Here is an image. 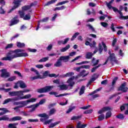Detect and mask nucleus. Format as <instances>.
<instances>
[{"mask_svg": "<svg viewBox=\"0 0 128 128\" xmlns=\"http://www.w3.org/2000/svg\"><path fill=\"white\" fill-rule=\"evenodd\" d=\"M76 52H72L70 53L69 56H60L54 64V66H56V68H60V66H62V62H68L70 60V56H76Z\"/></svg>", "mask_w": 128, "mask_h": 128, "instance_id": "1", "label": "nucleus"}, {"mask_svg": "<svg viewBox=\"0 0 128 128\" xmlns=\"http://www.w3.org/2000/svg\"><path fill=\"white\" fill-rule=\"evenodd\" d=\"M36 100V98H31L30 100H24V101H20L18 102H14V106H18L14 108V110H16L18 108H24L26 106H28L30 102H35Z\"/></svg>", "mask_w": 128, "mask_h": 128, "instance_id": "2", "label": "nucleus"}, {"mask_svg": "<svg viewBox=\"0 0 128 128\" xmlns=\"http://www.w3.org/2000/svg\"><path fill=\"white\" fill-rule=\"evenodd\" d=\"M74 76L68 79V80H67V84H68V85H66V84L59 85L58 88H60V90H66L68 88V86H70V88L72 90V88H74V86L76 84V82L74 81Z\"/></svg>", "mask_w": 128, "mask_h": 128, "instance_id": "3", "label": "nucleus"}, {"mask_svg": "<svg viewBox=\"0 0 128 128\" xmlns=\"http://www.w3.org/2000/svg\"><path fill=\"white\" fill-rule=\"evenodd\" d=\"M24 50H22V49H16L14 50V54H15V56L16 58H26V56H28V54L26 52H24ZM21 52V53H18Z\"/></svg>", "mask_w": 128, "mask_h": 128, "instance_id": "4", "label": "nucleus"}, {"mask_svg": "<svg viewBox=\"0 0 128 128\" xmlns=\"http://www.w3.org/2000/svg\"><path fill=\"white\" fill-rule=\"evenodd\" d=\"M54 88V86H47L41 88L37 89V92H38V94L48 92H50Z\"/></svg>", "mask_w": 128, "mask_h": 128, "instance_id": "5", "label": "nucleus"}, {"mask_svg": "<svg viewBox=\"0 0 128 128\" xmlns=\"http://www.w3.org/2000/svg\"><path fill=\"white\" fill-rule=\"evenodd\" d=\"M14 54V52L13 51H10L8 53L6 54V57H4L2 58V60H9L12 61L14 58H16V54Z\"/></svg>", "mask_w": 128, "mask_h": 128, "instance_id": "6", "label": "nucleus"}, {"mask_svg": "<svg viewBox=\"0 0 128 128\" xmlns=\"http://www.w3.org/2000/svg\"><path fill=\"white\" fill-rule=\"evenodd\" d=\"M118 92H127L128 88L126 86V82L122 83L118 88Z\"/></svg>", "mask_w": 128, "mask_h": 128, "instance_id": "7", "label": "nucleus"}, {"mask_svg": "<svg viewBox=\"0 0 128 128\" xmlns=\"http://www.w3.org/2000/svg\"><path fill=\"white\" fill-rule=\"evenodd\" d=\"M22 2V0H14V2H13L14 6H13V8L10 10L9 12H12L16 8H18L20 6V2Z\"/></svg>", "mask_w": 128, "mask_h": 128, "instance_id": "8", "label": "nucleus"}, {"mask_svg": "<svg viewBox=\"0 0 128 128\" xmlns=\"http://www.w3.org/2000/svg\"><path fill=\"white\" fill-rule=\"evenodd\" d=\"M2 72L0 74V78H8L10 76V74L6 70V69H2L0 70Z\"/></svg>", "mask_w": 128, "mask_h": 128, "instance_id": "9", "label": "nucleus"}, {"mask_svg": "<svg viewBox=\"0 0 128 128\" xmlns=\"http://www.w3.org/2000/svg\"><path fill=\"white\" fill-rule=\"evenodd\" d=\"M115 56L114 54L112 53V54L110 55L108 58H110V61L112 66H114V62H115V64L118 63V60H116V56Z\"/></svg>", "mask_w": 128, "mask_h": 128, "instance_id": "10", "label": "nucleus"}, {"mask_svg": "<svg viewBox=\"0 0 128 128\" xmlns=\"http://www.w3.org/2000/svg\"><path fill=\"white\" fill-rule=\"evenodd\" d=\"M31 72H35V74H37V76H34L32 78V80H38V78L42 79V76H40V72H38V70L34 69V68H32L30 69Z\"/></svg>", "mask_w": 128, "mask_h": 128, "instance_id": "11", "label": "nucleus"}, {"mask_svg": "<svg viewBox=\"0 0 128 128\" xmlns=\"http://www.w3.org/2000/svg\"><path fill=\"white\" fill-rule=\"evenodd\" d=\"M18 16H16L11 20L10 26H14V24H16L20 22V20H18Z\"/></svg>", "mask_w": 128, "mask_h": 128, "instance_id": "12", "label": "nucleus"}, {"mask_svg": "<svg viewBox=\"0 0 128 128\" xmlns=\"http://www.w3.org/2000/svg\"><path fill=\"white\" fill-rule=\"evenodd\" d=\"M48 20H50V18L46 17L38 21V24L36 28V30H38V28H40V22H46Z\"/></svg>", "mask_w": 128, "mask_h": 128, "instance_id": "13", "label": "nucleus"}, {"mask_svg": "<svg viewBox=\"0 0 128 128\" xmlns=\"http://www.w3.org/2000/svg\"><path fill=\"white\" fill-rule=\"evenodd\" d=\"M8 94L9 96H21L20 90L11 92H9Z\"/></svg>", "mask_w": 128, "mask_h": 128, "instance_id": "14", "label": "nucleus"}, {"mask_svg": "<svg viewBox=\"0 0 128 128\" xmlns=\"http://www.w3.org/2000/svg\"><path fill=\"white\" fill-rule=\"evenodd\" d=\"M49 94L51 96L54 95L56 98H60V96H68V94H60L58 95V92H49Z\"/></svg>", "mask_w": 128, "mask_h": 128, "instance_id": "15", "label": "nucleus"}, {"mask_svg": "<svg viewBox=\"0 0 128 128\" xmlns=\"http://www.w3.org/2000/svg\"><path fill=\"white\" fill-rule=\"evenodd\" d=\"M34 6V3L32 2L30 4V6H22V10L26 12V10H30V8H32V6Z\"/></svg>", "mask_w": 128, "mask_h": 128, "instance_id": "16", "label": "nucleus"}, {"mask_svg": "<svg viewBox=\"0 0 128 128\" xmlns=\"http://www.w3.org/2000/svg\"><path fill=\"white\" fill-rule=\"evenodd\" d=\"M68 40H70V38H67L65 40H64H64L58 41V46H60V44H66L68 43Z\"/></svg>", "mask_w": 128, "mask_h": 128, "instance_id": "17", "label": "nucleus"}, {"mask_svg": "<svg viewBox=\"0 0 128 128\" xmlns=\"http://www.w3.org/2000/svg\"><path fill=\"white\" fill-rule=\"evenodd\" d=\"M88 124H82V122L79 121L77 124L76 128H86Z\"/></svg>", "mask_w": 128, "mask_h": 128, "instance_id": "18", "label": "nucleus"}, {"mask_svg": "<svg viewBox=\"0 0 128 128\" xmlns=\"http://www.w3.org/2000/svg\"><path fill=\"white\" fill-rule=\"evenodd\" d=\"M22 120V116H16L14 117L11 118L10 120V122H16V120Z\"/></svg>", "mask_w": 128, "mask_h": 128, "instance_id": "19", "label": "nucleus"}, {"mask_svg": "<svg viewBox=\"0 0 128 128\" xmlns=\"http://www.w3.org/2000/svg\"><path fill=\"white\" fill-rule=\"evenodd\" d=\"M94 76H96L95 77L92 78L88 82V86H90V84H92V82H94V80H96V78H98V75H96V74H94Z\"/></svg>", "mask_w": 128, "mask_h": 128, "instance_id": "20", "label": "nucleus"}, {"mask_svg": "<svg viewBox=\"0 0 128 128\" xmlns=\"http://www.w3.org/2000/svg\"><path fill=\"white\" fill-rule=\"evenodd\" d=\"M118 13L120 14V20H128V16H124V13L120 11H118Z\"/></svg>", "mask_w": 128, "mask_h": 128, "instance_id": "21", "label": "nucleus"}, {"mask_svg": "<svg viewBox=\"0 0 128 128\" xmlns=\"http://www.w3.org/2000/svg\"><path fill=\"white\" fill-rule=\"evenodd\" d=\"M18 84H19L20 88H26L28 86H26V83L22 80L18 81Z\"/></svg>", "mask_w": 128, "mask_h": 128, "instance_id": "22", "label": "nucleus"}, {"mask_svg": "<svg viewBox=\"0 0 128 128\" xmlns=\"http://www.w3.org/2000/svg\"><path fill=\"white\" fill-rule=\"evenodd\" d=\"M0 110H3L0 112V116H4L6 114V112H10V110H8L6 108H0Z\"/></svg>", "mask_w": 128, "mask_h": 128, "instance_id": "23", "label": "nucleus"}, {"mask_svg": "<svg viewBox=\"0 0 128 128\" xmlns=\"http://www.w3.org/2000/svg\"><path fill=\"white\" fill-rule=\"evenodd\" d=\"M86 70H84L80 72V75L81 76H82V78H84L85 76H86L88 74V72L87 73H86Z\"/></svg>", "mask_w": 128, "mask_h": 128, "instance_id": "24", "label": "nucleus"}, {"mask_svg": "<svg viewBox=\"0 0 128 128\" xmlns=\"http://www.w3.org/2000/svg\"><path fill=\"white\" fill-rule=\"evenodd\" d=\"M66 6H62L60 7H56L54 9V12L56 10H66Z\"/></svg>", "mask_w": 128, "mask_h": 128, "instance_id": "25", "label": "nucleus"}, {"mask_svg": "<svg viewBox=\"0 0 128 128\" xmlns=\"http://www.w3.org/2000/svg\"><path fill=\"white\" fill-rule=\"evenodd\" d=\"M60 121H58L54 123H51L48 126V128H54V126H57V124H60Z\"/></svg>", "mask_w": 128, "mask_h": 128, "instance_id": "26", "label": "nucleus"}, {"mask_svg": "<svg viewBox=\"0 0 128 128\" xmlns=\"http://www.w3.org/2000/svg\"><path fill=\"white\" fill-rule=\"evenodd\" d=\"M38 116H40V118H44L46 120H48L50 118V116L46 113L40 114Z\"/></svg>", "mask_w": 128, "mask_h": 128, "instance_id": "27", "label": "nucleus"}, {"mask_svg": "<svg viewBox=\"0 0 128 128\" xmlns=\"http://www.w3.org/2000/svg\"><path fill=\"white\" fill-rule=\"evenodd\" d=\"M92 56H93L92 53L91 52H88L86 55V58H87L88 60H90L92 58Z\"/></svg>", "mask_w": 128, "mask_h": 128, "instance_id": "28", "label": "nucleus"}, {"mask_svg": "<svg viewBox=\"0 0 128 128\" xmlns=\"http://www.w3.org/2000/svg\"><path fill=\"white\" fill-rule=\"evenodd\" d=\"M70 48V44H68L66 47L62 48L60 50V52H66V50H68Z\"/></svg>", "mask_w": 128, "mask_h": 128, "instance_id": "29", "label": "nucleus"}, {"mask_svg": "<svg viewBox=\"0 0 128 128\" xmlns=\"http://www.w3.org/2000/svg\"><path fill=\"white\" fill-rule=\"evenodd\" d=\"M16 46L18 48H24V46H26V44H24V43H22L20 42H17Z\"/></svg>", "mask_w": 128, "mask_h": 128, "instance_id": "30", "label": "nucleus"}, {"mask_svg": "<svg viewBox=\"0 0 128 128\" xmlns=\"http://www.w3.org/2000/svg\"><path fill=\"white\" fill-rule=\"evenodd\" d=\"M18 124V123L10 124L8 125V128H16V126Z\"/></svg>", "mask_w": 128, "mask_h": 128, "instance_id": "31", "label": "nucleus"}, {"mask_svg": "<svg viewBox=\"0 0 128 128\" xmlns=\"http://www.w3.org/2000/svg\"><path fill=\"white\" fill-rule=\"evenodd\" d=\"M86 90V87L84 86H82L80 89V91L79 92L80 96H82V94H84V90Z\"/></svg>", "mask_w": 128, "mask_h": 128, "instance_id": "32", "label": "nucleus"}, {"mask_svg": "<svg viewBox=\"0 0 128 128\" xmlns=\"http://www.w3.org/2000/svg\"><path fill=\"white\" fill-rule=\"evenodd\" d=\"M86 26L88 28L89 30H91L92 32H96L94 26H92L90 24H88L86 25Z\"/></svg>", "mask_w": 128, "mask_h": 128, "instance_id": "33", "label": "nucleus"}, {"mask_svg": "<svg viewBox=\"0 0 128 128\" xmlns=\"http://www.w3.org/2000/svg\"><path fill=\"white\" fill-rule=\"evenodd\" d=\"M10 118L8 117V116H4L0 118V120H4V121H8L9 120L10 122Z\"/></svg>", "mask_w": 128, "mask_h": 128, "instance_id": "34", "label": "nucleus"}, {"mask_svg": "<svg viewBox=\"0 0 128 128\" xmlns=\"http://www.w3.org/2000/svg\"><path fill=\"white\" fill-rule=\"evenodd\" d=\"M82 115L78 116H73L71 118L70 120H79V118H82Z\"/></svg>", "mask_w": 128, "mask_h": 128, "instance_id": "35", "label": "nucleus"}, {"mask_svg": "<svg viewBox=\"0 0 128 128\" xmlns=\"http://www.w3.org/2000/svg\"><path fill=\"white\" fill-rule=\"evenodd\" d=\"M30 98H32V94H28L24 96H20V98H22V100L28 99Z\"/></svg>", "mask_w": 128, "mask_h": 128, "instance_id": "36", "label": "nucleus"}, {"mask_svg": "<svg viewBox=\"0 0 128 128\" xmlns=\"http://www.w3.org/2000/svg\"><path fill=\"white\" fill-rule=\"evenodd\" d=\"M74 72H69L64 75L63 76L64 78H68V76H74Z\"/></svg>", "mask_w": 128, "mask_h": 128, "instance_id": "37", "label": "nucleus"}, {"mask_svg": "<svg viewBox=\"0 0 128 128\" xmlns=\"http://www.w3.org/2000/svg\"><path fill=\"white\" fill-rule=\"evenodd\" d=\"M23 19L24 20H30V14H26Z\"/></svg>", "mask_w": 128, "mask_h": 128, "instance_id": "38", "label": "nucleus"}, {"mask_svg": "<svg viewBox=\"0 0 128 128\" xmlns=\"http://www.w3.org/2000/svg\"><path fill=\"white\" fill-rule=\"evenodd\" d=\"M18 14L20 16V18H24V15H25L24 11L22 10V11L19 10Z\"/></svg>", "mask_w": 128, "mask_h": 128, "instance_id": "39", "label": "nucleus"}, {"mask_svg": "<svg viewBox=\"0 0 128 128\" xmlns=\"http://www.w3.org/2000/svg\"><path fill=\"white\" fill-rule=\"evenodd\" d=\"M50 72L49 71H45L43 73V78L42 77V78H48V76L50 75Z\"/></svg>", "mask_w": 128, "mask_h": 128, "instance_id": "40", "label": "nucleus"}, {"mask_svg": "<svg viewBox=\"0 0 128 128\" xmlns=\"http://www.w3.org/2000/svg\"><path fill=\"white\" fill-rule=\"evenodd\" d=\"M116 118H118L119 120H124V114H120L116 116Z\"/></svg>", "mask_w": 128, "mask_h": 128, "instance_id": "41", "label": "nucleus"}, {"mask_svg": "<svg viewBox=\"0 0 128 128\" xmlns=\"http://www.w3.org/2000/svg\"><path fill=\"white\" fill-rule=\"evenodd\" d=\"M40 102H38V103H36L35 104H32L30 106H27V108H32L34 107V108H38V106H40Z\"/></svg>", "mask_w": 128, "mask_h": 128, "instance_id": "42", "label": "nucleus"}, {"mask_svg": "<svg viewBox=\"0 0 128 128\" xmlns=\"http://www.w3.org/2000/svg\"><path fill=\"white\" fill-rule=\"evenodd\" d=\"M68 0H65L62 2H60L56 4V6H62V4H68Z\"/></svg>", "mask_w": 128, "mask_h": 128, "instance_id": "43", "label": "nucleus"}, {"mask_svg": "<svg viewBox=\"0 0 128 128\" xmlns=\"http://www.w3.org/2000/svg\"><path fill=\"white\" fill-rule=\"evenodd\" d=\"M47 60H48V57H45L39 60V62H47Z\"/></svg>", "mask_w": 128, "mask_h": 128, "instance_id": "44", "label": "nucleus"}, {"mask_svg": "<svg viewBox=\"0 0 128 128\" xmlns=\"http://www.w3.org/2000/svg\"><path fill=\"white\" fill-rule=\"evenodd\" d=\"M56 110L54 108H52L49 112V116H52L56 113Z\"/></svg>", "mask_w": 128, "mask_h": 128, "instance_id": "45", "label": "nucleus"}, {"mask_svg": "<svg viewBox=\"0 0 128 128\" xmlns=\"http://www.w3.org/2000/svg\"><path fill=\"white\" fill-rule=\"evenodd\" d=\"M103 120H104V114H100L98 117V120L100 122H102Z\"/></svg>", "mask_w": 128, "mask_h": 128, "instance_id": "46", "label": "nucleus"}, {"mask_svg": "<svg viewBox=\"0 0 128 128\" xmlns=\"http://www.w3.org/2000/svg\"><path fill=\"white\" fill-rule=\"evenodd\" d=\"M98 50L100 54H102V51L104 50V48H102V44L100 43L98 44Z\"/></svg>", "mask_w": 128, "mask_h": 128, "instance_id": "47", "label": "nucleus"}, {"mask_svg": "<svg viewBox=\"0 0 128 128\" xmlns=\"http://www.w3.org/2000/svg\"><path fill=\"white\" fill-rule=\"evenodd\" d=\"M80 35V33L78 32H77L76 33H75L72 36V38H71V40H74V38H76V36H78Z\"/></svg>", "mask_w": 128, "mask_h": 128, "instance_id": "48", "label": "nucleus"}, {"mask_svg": "<svg viewBox=\"0 0 128 128\" xmlns=\"http://www.w3.org/2000/svg\"><path fill=\"white\" fill-rule=\"evenodd\" d=\"M16 76H12L10 78H9L8 79V82H14V80H16Z\"/></svg>", "mask_w": 128, "mask_h": 128, "instance_id": "49", "label": "nucleus"}, {"mask_svg": "<svg viewBox=\"0 0 128 128\" xmlns=\"http://www.w3.org/2000/svg\"><path fill=\"white\" fill-rule=\"evenodd\" d=\"M94 112V110L92 109H90L89 110H86L84 112V114H92Z\"/></svg>", "mask_w": 128, "mask_h": 128, "instance_id": "50", "label": "nucleus"}, {"mask_svg": "<svg viewBox=\"0 0 128 128\" xmlns=\"http://www.w3.org/2000/svg\"><path fill=\"white\" fill-rule=\"evenodd\" d=\"M110 116H112V112L109 111L106 114V118H110Z\"/></svg>", "mask_w": 128, "mask_h": 128, "instance_id": "51", "label": "nucleus"}, {"mask_svg": "<svg viewBox=\"0 0 128 128\" xmlns=\"http://www.w3.org/2000/svg\"><path fill=\"white\" fill-rule=\"evenodd\" d=\"M12 98H7L4 100L2 104H8V102H12Z\"/></svg>", "mask_w": 128, "mask_h": 128, "instance_id": "52", "label": "nucleus"}, {"mask_svg": "<svg viewBox=\"0 0 128 128\" xmlns=\"http://www.w3.org/2000/svg\"><path fill=\"white\" fill-rule=\"evenodd\" d=\"M14 46V44H8L6 46L5 48V50H8V48H12Z\"/></svg>", "mask_w": 128, "mask_h": 128, "instance_id": "53", "label": "nucleus"}, {"mask_svg": "<svg viewBox=\"0 0 128 128\" xmlns=\"http://www.w3.org/2000/svg\"><path fill=\"white\" fill-rule=\"evenodd\" d=\"M30 92V90L28 89H26L24 90H20V93L21 96H24V92Z\"/></svg>", "mask_w": 128, "mask_h": 128, "instance_id": "54", "label": "nucleus"}, {"mask_svg": "<svg viewBox=\"0 0 128 128\" xmlns=\"http://www.w3.org/2000/svg\"><path fill=\"white\" fill-rule=\"evenodd\" d=\"M28 122H38V119H29Z\"/></svg>", "mask_w": 128, "mask_h": 128, "instance_id": "55", "label": "nucleus"}, {"mask_svg": "<svg viewBox=\"0 0 128 128\" xmlns=\"http://www.w3.org/2000/svg\"><path fill=\"white\" fill-rule=\"evenodd\" d=\"M106 2V6L108 7L109 10H110V9L112 8L114 6H112V3H110V2H109L108 3L107 2Z\"/></svg>", "mask_w": 128, "mask_h": 128, "instance_id": "56", "label": "nucleus"}, {"mask_svg": "<svg viewBox=\"0 0 128 128\" xmlns=\"http://www.w3.org/2000/svg\"><path fill=\"white\" fill-rule=\"evenodd\" d=\"M54 119H50L49 120H48L46 121H45L44 122V124L46 125V124H50L51 122H52Z\"/></svg>", "mask_w": 128, "mask_h": 128, "instance_id": "57", "label": "nucleus"}, {"mask_svg": "<svg viewBox=\"0 0 128 128\" xmlns=\"http://www.w3.org/2000/svg\"><path fill=\"white\" fill-rule=\"evenodd\" d=\"M75 108H76L75 106H72L70 108H69L68 110L66 112V114H70V112L72 111V110H74Z\"/></svg>", "mask_w": 128, "mask_h": 128, "instance_id": "58", "label": "nucleus"}, {"mask_svg": "<svg viewBox=\"0 0 128 128\" xmlns=\"http://www.w3.org/2000/svg\"><path fill=\"white\" fill-rule=\"evenodd\" d=\"M118 80V77H115L112 82V86H114V84H116V80Z\"/></svg>", "mask_w": 128, "mask_h": 128, "instance_id": "59", "label": "nucleus"}, {"mask_svg": "<svg viewBox=\"0 0 128 128\" xmlns=\"http://www.w3.org/2000/svg\"><path fill=\"white\" fill-rule=\"evenodd\" d=\"M22 100V98H20V97H15L14 98H12V100L13 102H16V100Z\"/></svg>", "mask_w": 128, "mask_h": 128, "instance_id": "60", "label": "nucleus"}, {"mask_svg": "<svg viewBox=\"0 0 128 128\" xmlns=\"http://www.w3.org/2000/svg\"><path fill=\"white\" fill-rule=\"evenodd\" d=\"M58 76H60L59 74L56 75L54 74H49L48 76H50V78H58Z\"/></svg>", "mask_w": 128, "mask_h": 128, "instance_id": "61", "label": "nucleus"}, {"mask_svg": "<svg viewBox=\"0 0 128 128\" xmlns=\"http://www.w3.org/2000/svg\"><path fill=\"white\" fill-rule=\"evenodd\" d=\"M102 110L104 112H107V110H110L111 108H110V106H106V107H103Z\"/></svg>", "mask_w": 128, "mask_h": 128, "instance_id": "62", "label": "nucleus"}, {"mask_svg": "<svg viewBox=\"0 0 128 128\" xmlns=\"http://www.w3.org/2000/svg\"><path fill=\"white\" fill-rule=\"evenodd\" d=\"M101 26H103L104 28H106L108 26V24L105 22H102L101 23Z\"/></svg>", "mask_w": 128, "mask_h": 128, "instance_id": "63", "label": "nucleus"}, {"mask_svg": "<svg viewBox=\"0 0 128 128\" xmlns=\"http://www.w3.org/2000/svg\"><path fill=\"white\" fill-rule=\"evenodd\" d=\"M81 66L82 68H86V70H88L90 69V65H83Z\"/></svg>", "mask_w": 128, "mask_h": 128, "instance_id": "64", "label": "nucleus"}]
</instances>
